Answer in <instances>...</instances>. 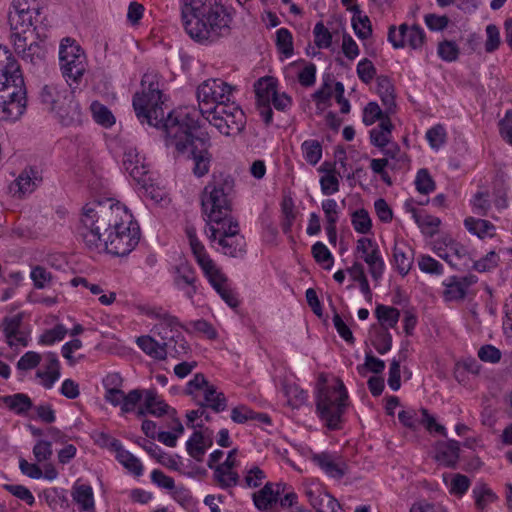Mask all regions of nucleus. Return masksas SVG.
I'll list each match as a JSON object with an SVG mask.
<instances>
[{
    "label": "nucleus",
    "mask_w": 512,
    "mask_h": 512,
    "mask_svg": "<svg viewBox=\"0 0 512 512\" xmlns=\"http://www.w3.org/2000/svg\"><path fill=\"white\" fill-rule=\"evenodd\" d=\"M162 98L157 73L144 74L141 91L136 93L133 100L138 119L141 123L163 128L166 133V145L192 160V171L196 177L205 176L210 170L212 155L209 151L208 138L192 115L195 113L190 108L183 107L164 118Z\"/></svg>",
    "instance_id": "f257e3e1"
},
{
    "label": "nucleus",
    "mask_w": 512,
    "mask_h": 512,
    "mask_svg": "<svg viewBox=\"0 0 512 512\" xmlns=\"http://www.w3.org/2000/svg\"><path fill=\"white\" fill-rule=\"evenodd\" d=\"M126 213V206L113 199L87 203L77 227L78 238L91 252H100L104 245L109 254L127 256L128 227L123 226Z\"/></svg>",
    "instance_id": "f03ea898"
},
{
    "label": "nucleus",
    "mask_w": 512,
    "mask_h": 512,
    "mask_svg": "<svg viewBox=\"0 0 512 512\" xmlns=\"http://www.w3.org/2000/svg\"><path fill=\"white\" fill-rule=\"evenodd\" d=\"M234 92V86L219 78L203 81L196 90L202 116L225 136L239 133L245 125L244 112L232 101Z\"/></svg>",
    "instance_id": "7ed1b4c3"
},
{
    "label": "nucleus",
    "mask_w": 512,
    "mask_h": 512,
    "mask_svg": "<svg viewBox=\"0 0 512 512\" xmlns=\"http://www.w3.org/2000/svg\"><path fill=\"white\" fill-rule=\"evenodd\" d=\"M202 206L208 218L209 238L213 245L230 256L243 252L244 239L239 234L238 223L230 215V202L223 188L206 186Z\"/></svg>",
    "instance_id": "20e7f679"
},
{
    "label": "nucleus",
    "mask_w": 512,
    "mask_h": 512,
    "mask_svg": "<svg viewBox=\"0 0 512 512\" xmlns=\"http://www.w3.org/2000/svg\"><path fill=\"white\" fill-rule=\"evenodd\" d=\"M181 11L185 30L198 41L228 33L233 18L228 0H182Z\"/></svg>",
    "instance_id": "39448f33"
},
{
    "label": "nucleus",
    "mask_w": 512,
    "mask_h": 512,
    "mask_svg": "<svg viewBox=\"0 0 512 512\" xmlns=\"http://www.w3.org/2000/svg\"><path fill=\"white\" fill-rule=\"evenodd\" d=\"M26 88L20 66L11 51L0 45V109L5 118L16 120L26 109Z\"/></svg>",
    "instance_id": "423d86ee"
},
{
    "label": "nucleus",
    "mask_w": 512,
    "mask_h": 512,
    "mask_svg": "<svg viewBox=\"0 0 512 512\" xmlns=\"http://www.w3.org/2000/svg\"><path fill=\"white\" fill-rule=\"evenodd\" d=\"M11 30V41L18 38L30 39L35 34L37 38H47L46 32L50 23L42 15L38 5L31 6L28 0H13L8 14Z\"/></svg>",
    "instance_id": "0eeeda50"
},
{
    "label": "nucleus",
    "mask_w": 512,
    "mask_h": 512,
    "mask_svg": "<svg viewBox=\"0 0 512 512\" xmlns=\"http://www.w3.org/2000/svg\"><path fill=\"white\" fill-rule=\"evenodd\" d=\"M75 90L57 84L44 85L39 93L41 104L53 113L64 126H72L81 122L82 112L75 100Z\"/></svg>",
    "instance_id": "6e6552de"
},
{
    "label": "nucleus",
    "mask_w": 512,
    "mask_h": 512,
    "mask_svg": "<svg viewBox=\"0 0 512 512\" xmlns=\"http://www.w3.org/2000/svg\"><path fill=\"white\" fill-rule=\"evenodd\" d=\"M187 237L191 252L205 278L229 307H236L238 300L230 288L225 273L207 254L204 245L197 239L193 229L187 230Z\"/></svg>",
    "instance_id": "1a4fd4ad"
},
{
    "label": "nucleus",
    "mask_w": 512,
    "mask_h": 512,
    "mask_svg": "<svg viewBox=\"0 0 512 512\" xmlns=\"http://www.w3.org/2000/svg\"><path fill=\"white\" fill-rule=\"evenodd\" d=\"M347 405L348 394L343 382L337 377H331L317 396V413L320 420L329 429H338Z\"/></svg>",
    "instance_id": "9d476101"
},
{
    "label": "nucleus",
    "mask_w": 512,
    "mask_h": 512,
    "mask_svg": "<svg viewBox=\"0 0 512 512\" xmlns=\"http://www.w3.org/2000/svg\"><path fill=\"white\" fill-rule=\"evenodd\" d=\"M184 394L195 403L206 406L217 413L225 411L228 407V400L223 391L202 373L195 374L186 383Z\"/></svg>",
    "instance_id": "9b49d317"
},
{
    "label": "nucleus",
    "mask_w": 512,
    "mask_h": 512,
    "mask_svg": "<svg viewBox=\"0 0 512 512\" xmlns=\"http://www.w3.org/2000/svg\"><path fill=\"white\" fill-rule=\"evenodd\" d=\"M255 94L260 115L265 123H270L273 112L271 105L277 110H286L291 105V98L285 92L278 91V80L272 76L260 78L255 83Z\"/></svg>",
    "instance_id": "f8f14e48"
},
{
    "label": "nucleus",
    "mask_w": 512,
    "mask_h": 512,
    "mask_svg": "<svg viewBox=\"0 0 512 512\" xmlns=\"http://www.w3.org/2000/svg\"><path fill=\"white\" fill-rule=\"evenodd\" d=\"M59 61L63 77L69 86L78 83L86 71V57L79 45L71 38L61 41Z\"/></svg>",
    "instance_id": "ddd939ff"
},
{
    "label": "nucleus",
    "mask_w": 512,
    "mask_h": 512,
    "mask_svg": "<svg viewBox=\"0 0 512 512\" xmlns=\"http://www.w3.org/2000/svg\"><path fill=\"white\" fill-rule=\"evenodd\" d=\"M130 176L137 182L138 193L144 200L160 203L165 199L166 190L150 172L144 157L136 155L135 166L130 171Z\"/></svg>",
    "instance_id": "4468645a"
},
{
    "label": "nucleus",
    "mask_w": 512,
    "mask_h": 512,
    "mask_svg": "<svg viewBox=\"0 0 512 512\" xmlns=\"http://www.w3.org/2000/svg\"><path fill=\"white\" fill-rule=\"evenodd\" d=\"M224 458V452L221 450H214L208 459V466L214 471L216 481L222 487H230L237 483L238 474L235 471L237 466V450H231Z\"/></svg>",
    "instance_id": "2eb2a0df"
},
{
    "label": "nucleus",
    "mask_w": 512,
    "mask_h": 512,
    "mask_svg": "<svg viewBox=\"0 0 512 512\" xmlns=\"http://www.w3.org/2000/svg\"><path fill=\"white\" fill-rule=\"evenodd\" d=\"M137 405L139 414L149 413L156 417L167 415L169 418L177 415L176 410L154 391H130V406L135 409Z\"/></svg>",
    "instance_id": "dca6fc26"
},
{
    "label": "nucleus",
    "mask_w": 512,
    "mask_h": 512,
    "mask_svg": "<svg viewBox=\"0 0 512 512\" xmlns=\"http://www.w3.org/2000/svg\"><path fill=\"white\" fill-rule=\"evenodd\" d=\"M388 41L395 49L410 48L418 51L423 48L426 35L420 26L403 23L389 28Z\"/></svg>",
    "instance_id": "f3484780"
},
{
    "label": "nucleus",
    "mask_w": 512,
    "mask_h": 512,
    "mask_svg": "<svg viewBox=\"0 0 512 512\" xmlns=\"http://www.w3.org/2000/svg\"><path fill=\"white\" fill-rule=\"evenodd\" d=\"M355 255L368 266L371 276L378 280L385 272V262L378 243L373 237L362 236L356 241Z\"/></svg>",
    "instance_id": "a211bd4d"
},
{
    "label": "nucleus",
    "mask_w": 512,
    "mask_h": 512,
    "mask_svg": "<svg viewBox=\"0 0 512 512\" xmlns=\"http://www.w3.org/2000/svg\"><path fill=\"white\" fill-rule=\"evenodd\" d=\"M302 487L309 502L318 512H338L340 510L338 501L324 490L318 480L307 478L303 481Z\"/></svg>",
    "instance_id": "6ab92c4d"
},
{
    "label": "nucleus",
    "mask_w": 512,
    "mask_h": 512,
    "mask_svg": "<svg viewBox=\"0 0 512 512\" xmlns=\"http://www.w3.org/2000/svg\"><path fill=\"white\" fill-rule=\"evenodd\" d=\"M433 251L456 269H465L470 265L471 257L467 247L452 239L445 238L442 242L436 243Z\"/></svg>",
    "instance_id": "aec40b11"
},
{
    "label": "nucleus",
    "mask_w": 512,
    "mask_h": 512,
    "mask_svg": "<svg viewBox=\"0 0 512 512\" xmlns=\"http://www.w3.org/2000/svg\"><path fill=\"white\" fill-rule=\"evenodd\" d=\"M39 41H34L28 44L29 39H21L13 41V46L16 54L26 63L34 67H41L45 64L47 56L46 38H37Z\"/></svg>",
    "instance_id": "412c9836"
},
{
    "label": "nucleus",
    "mask_w": 512,
    "mask_h": 512,
    "mask_svg": "<svg viewBox=\"0 0 512 512\" xmlns=\"http://www.w3.org/2000/svg\"><path fill=\"white\" fill-rule=\"evenodd\" d=\"M274 383L277 388L278 399L282 404L297 408L305 403L307 396L296 385L291 374H285L283 378L275 376Z\"/></svg>",
    "instance_id": "4be33fe9"
},
{
    "label": "nucleus",
    "mask_w": 512,
    "mask_h": 512,
    "mask_svg": "<svg viewBox=\"0 0 512 512\" xmlns=\"http://www.w3.org/2000/svg\"><path fill=\"white\" fill-rule=\"evenodd\" d=\"M137 311L140 315L147 316L150 320L147 323V326H152V330H154L162 339H167L169 337L168 330L172 331L178 325L176 319L169 316L161 308L138 306Z\"/></svg>",
    "instance_id": "5701e85b"
},
{
    "label": "nucleus",
    "mask_w": 512,
    "mask_h": 512,
    "mask_svg": "<svg viewBox=\"0 0 512 512\" xmlns=\"http://www.w3.org/2000/svg\"><path fill=\"white\" fill-rule=\"evenodd\" d=\"M283 74L288 82L298 81L303 86H311L316 79V67L305 60H296L283 67Z\"/></svg>",
    "instance_id": "b1692460"
},
{
    "label": "nucleus",
    "mask_w": 512,
    "mask_h": 512,
    "mask_svg": "<svg viewBox=\"0 0 512 512\" xmlns=\"http://www.w3.org/2000/svg\"><path fill=\"white\" fill-rule=\"evenodd\" d=\"M41 182V172L36 167H27L14 180L10 189L13 191L14 196L24 198L34 192Z\"/></svg>",
    "instance_id": "393cba45"
},
{
    "label": "nucleus",
    "mask_w": 512,
    "mask_h": 512,
    "mask_svg": "<svg viewBox=\"0 0 512 512\" xmlns=\"http://www.w3.org/2000/svg\"><path fill=\"white\" fill-rule=\"evenodd\" d=\"M282 491L281 484L267 483L262 489L253 494L255 507L262 512H274Z\"/></svg>",
    "instance_id": "a878e982"
},
{
    "label": "nucleus",
    "mask_w": 512,
    "mask_h": 512,
    "mask_svg": "<svg viewBox=\"0 0 512 512\" xmlns=\"http://www.w3.org/2000/svg\"><path fill=\"white\" fill-rule=\"evenodd\" d=\"M22 320V313L6 316L2 320L1 327L6 337V342L10 347L15 345L26 347L28 345V335L21 331Z\"/></svg>",
    "instance_id": "bb28decb"
},
{
    "label": "nucleus",
    "mask_w": 512,
    "mask_h": 512,
    "mask_svg": "<svg viewBox=\"0 0 512 512\" xmlns=\"http://www.w3.org/2000/svg\"><path fill=\"white\" fill-rule=\"evenodd\" d=\"M173 274L176 285L183 290H186L188 297H192L196 291L195 288V272L188 261L179 256L173 266Z\"/></svg>",
    "instance_id": "cd10ccee"
},
{
    "label": "nucleus",
    "mask_w": 512,
    "mask_h": 512,
    "mask_svg": "<svg viewBox=\"0 0 512 512\" xmlns=\"http://www.w3.org/2000/svg\"><path fill=\"white\" fill-rule=\"evenodd\" d=\"M212 444V433L208 429H204L194 431L187 439L185 447L189 456L200 461Z\"/></svg>",
    "instance_id": "c85d7f7f"
},
{
    "label": "nucleus",
    "mask_w": 512,
    "mask_h": 512,
    "mask_svg": "<svg viewBox=\"0 0 512 512\" xmlns=\"http://www.w3.org/2000/svg\"><path fill=\"white\" fill-rule=\"evenodd\" d=\"M313 460L330 478L339 480L346 472V464L338 455L321 453L315 455Z\"/></svg>",
    "instance_id": "c756f323"
},
{
    "label": "nucleus",
    "mask_w": 512,
    "mask_h": 512,
    "mask_svg": "<svg viewBox=\"0 0 512 512\" xmlns=\"http://www.w3.org/2000/svg\"><path fill=\"white\" fill-rule=\"evenodd\" d=\"M168 430H159L157 440L168 447H175L178 440L184 435V426L177 415L169 418Z\"/></svg>",
    "instance_id": "7c9ffc66"
},
{
    "label": "nucleus",
    "mask_w": 512,
    "mask_h": 512,
    "mask_svg": "<svg viewBox=\"0 0 512 512\" xmlns=\"http://www.w3.org/2000/svg\"><path fill=\"white\" fill-rule=\"evenodd\" d=\"M413 263L411 248L405 243L396 242L393 249V265L401 275L410 271Z\"/></svg>",
    "instance_id": "2f4dec72"
},
{
    "label": "nucleus",
    "mask_w": 512,
    "mask_h": 512,
    "mask_svg": "<svg viewBox=\"0 0 512 512\" xmlns=\"http://www.w3.org/2000/svg\"><path fill=\"white\" fill-rule=\"evenodd\" d=\"M0 406L6 407L18 415L26 414L33 406L30 397L24 393L0 396Z\"/></svg>",
    "instance_id": "473e14b6"
},
{
    "label": "nucleus",
    "mask_w": 512,
    "mask_h": 512,
    "mask_svg": "<svg viewBox=\"0 0 512 512\" xmlns=\"http://www.w3.org/2000/svg\"><path fill=\"white\" fill-rule=\"evenodd\" d=\"M459 457V444L457 441L449 440L440 443L436 447L435 458L445 466H452Z\"/></svg>",
    "instance_id": "72a5a7b5"
},
{
    "label": "nucleus",
    "mask_w": 512,
    "mask_h": 512,
    "mask_svg": "<svg viewBox=\"0 0 512 512\" xmlns=\"http://www.w3.org/2000/svg\"><path fill=\"white\" fill-rule=\"evenodd\" d=\"M466 229L479 239L493 238L496 234L495 226L487 220L468 217L465 219Z\"/></svg>",
    "instance_id": "f704fd0d"
},
{
    "label": "nucleus",
    "mask_w": 512,
    "mask_h": 512,
    "mask_svg": "<svg viewBox=\"0 0 512 512\" xmlns=\"http://www.w3.org/2000/svg\"><path fill=\"white\" fill-rule=\"evenodd\" d=\"M443 482L449 493L457 498H462L470 487V480L461 474H444Z\"/></svg>",
    "instance_id": "c9c22d12"
},
{
    "label": "nucleus",
    "mask_w": 512,
    "mask_h": 512,
    "mask_svg": "<svg viewBox=\"0 0 512 512\" xmlns=\"http://www.w3.org/2000/svg\"><path fill=\"white\" fill-rule=\"evenodd\" d=\"M275 43L279 54V59L284 61L294 54V44L292 33L286 28H280L275 33Z\"/></svg>",
    "instance_id": "e433bc0d"
},
{
    "label": "nucleus",
    "mask_w": 512,
    "mask_h": 512,
    "mask_svg": "<svg viewBox=\"0 0 512 512\" xmlns=\"http://www.w3.org/2000/svg\"><path fill=\"white\" fill-rule=\"evenodd\" d=\"M393 124L390 118H384L377 127L370 131L371 143L377 147H385L391 139Z\"/></svg>",
    "instance_id": "4c0bfd02"
},
{
    "label": "nucleus",
    "mask_w": 512,
    "mask_h": 512,
    "mask_svg": "<svg viewBox=\"0 0 512 512\" xmlns=\"http://www.w3.org/2000/svg\"><path fill=\"white\" fill-rule=\"evenodd\" d=\"M351 225L354 231L363 236H367L372 231V219L369 212L364 208H359L350 213Z\"/></svg>",
    "instance_id": "58836bf2"
},
{
    "label": "nucleus",
    "mask_w": 512,
    "mask_h": 512,
    "mask_svg": "<svg viewBox=\"0 0 512 512\" xmlns=\"http://www.w3.org/2000/svg\"><path fill=\"white\" fill-rule=\"evenodd\" d=\"M351 25L355 35L360 40L368 39L372 34V27L369 17L361 10L352 13Z\"/></svg>",
    "instance_id": "ea45409f"
},
{
    "label": "nucleus",
    "mask_w": 512,
    "mask_h": 512,
    "mask_svg": "<svg viewBox=\"0 0 512 512\" xmlns=\"http://www.w3.org/2000/svg\"><path fill=\"white\" fill-rule=\"evenodd\" d=\"M72 498L80 506L81 510L89 511L94 509V497L91 486L75 484L72 491Z\"/></svg>",
    "instance_id": "a19ab883"
},
{
    "label": "nucleus",
    "mask_w": 512,
    "mask_h": 512,
    "mask_svg": "<svg viewBox=\"0 0 512 512\" xmlns=\"http://www.w3.org/2000/svg\"><path fill=\"white\" fill-rule=\"evenodd\" d=\"M136 343L138 347L151 358L164 359L166 356L165 345L158 343L150 336H141L137 338Z\"/></svg>",
    "instance_id": "79ce46f5"
},
{
    "label": "nucleus",
    "mask_w": 512,
    "mask_h": 512,
    "mask_svg": "<svg viewBox=\"0 0 512 512\" xmlns=\"http://www.w3.org/2000/svg\"><path fill=\"white\" fill-rule=\"evenodd\" d=\"M476 507L485 510L497 500L496 494L486 484H477L472 491Z\"/></svg>",
    "instance_id": "37998d69"
},
{
    "label": "nucleus",
    "mask_w": 512,
    "mask_h": 512,
    "mask_svg": "<svg viewBox=\"0 0 512 512\" xmlns=\"http://www.w3.org/2000/svg\"><path fill=\"white\" fill-rule=\"evenodd\" d=\"M170 496L187 512H198L197 500L185 487L177 486L175 489H173Z\"/></svg>",
    "instance_id": "c03bdc74"
},
{
    "label": "nucleus",
    "mask_w": 512,
    "mask_h": 512,
    "mask_svg": "<svg viewBox=\"0 0 512 512\" xmlns=\"http://www.w3.org/2000/svg\"><path fill=\"white\" fill-rule=\"evenodd\" d=\"M443 286L445 288L443 293L445 301H459L466 295L465 284L454 277L446 279Z\"/></svg>",
    "instance_id": "a18cd8bd"
},
{
    "label": "nucleus",
    "mask_w": 512,
    "mask_h": 512,
    "mask_svg": "<svg viewBox=\"0 0 512 512\" xmlns=\"http://www.w3.org/2000/svg\"><path fill=\"white\" fill-rule=\"evenodd\" d=\"M375 314L381 326L386 330L395 327L400 316L398 309L387 305H378Z\"/></svg>",
    "instance_id": "49530a36"
},
{
    "label": "nucleus",
    "mask_w": 512,
    "mask_h": 512,
    "mask_svg": "<svg viewBox=\"0 0 512 512\" xmlns=\"http://www.w3.org/2000/svg\"><path fill=\"white\" fill-rule=\"evenodd\" d=\"M312 255L315 261L325 270H331L334 265V256L323 242H316L312 246Z\"/></svg>",
    "instance_id": "de8ad7c7"
},
{
    "label": "nucleus",
    "mask_w": 512,
    "mask_h": 512,
    "mask_svg": "<svg viewBox=\"0 0 512 512\" xmlns=\"http://www.w3.org/2000/svg\"><path fill=\"white\" fill-rule=\"evenodd\" d=\"M389 118L381 107L375 101L368 102L362 109V122L366 126H371L376 122H381L382 119Z\"/></svg>",
    "instance_id": "09e8293b"
},
{
    "label": "nucleus",
    "mask_w": 512,
    "mask_h": 512,
    "mask_svg": "<svg viewBox=\"0 0 512 512\" xmlns=\"http://www.w3.org/2000/svg\"><path fill=\"white\" fill-rule=\"evenodd\" d=\"M149 452L157 462L169 469L178 470L181 466L180 458L177 455L167 453L157 445H152Z\"/></svg>",
    "instance_id": "8fccbe9b"
},
{
    "label": "nucleus",
    "mask_w": 512,
    "mask_h": 512,
    "mask_svg": "<svg viewBox=\"0 0 512 512\" xmlns=\"http://www.w3.org/2000/svg\"><path fill=\"white\" fill-rule=\"evenodd\" d=\"M320 187L322 194L326 196L336 194L339 191V174L334 170L323 171Z\"/></svg>",
    "instance_id": "3c124183"
},
{
    "label": "nucleus",
    "mask_w": 512,
    "mask_h": 512,
    "mask_svg": "<svg viewBox=\"0 0 512 512\" xmlns=\"http://www.w3.org/2000/svg\"><path fill=\"white\" fill-rule=\"evenodd\" d=\"M321 209L324 214L325 225H337L340 219L341 209L336 200L332 198L322 200Z\"/></svg>",
    "instance_id": "603ef678"
},
{
    "label": "nucleus",
    "mask_w": 512,
    "mask_h": 512,
    "mask_svg": "<svg viewBox=\"0 0 512 512\" xmlns=\"http://www.w3.org/2000/svg\"><path fill=\"white\" fill-rule=\"evenodd\" d=\"M303 158L311 165H316L322 157V147L316 140H306L301 145Z\"/></svg>",
    "instance_id": "864d4df0"
},
{
    "label": "nucleus",
    "mask_w": 512,
    "mask_h": 512,
    "mask_svg": "<svg viewBox=\"0 0 512 512\" xmlns=\"http://www.w3.org/2000/svg\"><path fill=\"white\" fill-rule=\"evenodd\" d=\"M91 112L95 122L104 127H110L115 122V118L111 111L106 106L97 101L91 104Z\"/></svg>",
    "instance_id": "5fc2aeb1"
},
{
    "label": "nucleus",
    "mask_w": 512,
    "mask_h": 512,
    "mask_svg": "<svg viewBox=\"0 0 512 512\" xmlns=\"http://www.w3.org/2000/svg\"><path fill=\"white\" fill-rule=\"evenodd\" d=\"M385 368L383 360L374 357L373 355L366 354L365 361L362 365L357 367L358 373L361 376H367L368 373L380 374Z\"/></svg>",
    "instance_id": "6e6d98bb"
},
{
    "label": "nucleus",
    "mask_w": 512,
    "mask_h": 512,
    "mask_svg": "<svg viewBox=\"0 0 512 512\" xmlns=\"http://www.w3.org/2000/svg\"><path fill=\"white\" fill-rule=\"evenodd\" d=\"M413 218L419 228L425 234H433L440 224L439 218L422 212H413Z\"/></svg>",
    "instance_id": "4d7b16f0"
},
{
    "label": "nucleus",
    "mask_w": 512,
    "mask_h": 512,
    "mask_svg": "<svg viewBox=\"0 0 512 512\" xmlns=\"http://www.w3.org/2000/svg\"><path fill=\"white\" fill-rule=\"evenodd\" d=\"M446 136V130L442 125H435L426 132L429 146L435 151H438L445 144Z\"/></svg>",
    "instance_id": "13d9d810"
},
{
    "label": "nucleus",
    "mask_w": 512,
    "mask_h": 512,
    "mask_svg": "<svg viewBox=\"0 0 512 512\" xmlns=\"http://www.w3.org/2000/svg\"><path fill=\"white\" fill-rule=\"evenodd\" d=\"M314 43L320 49H328L332 45V34L329 29L319 22L313 29Z\"/></svg>",
    "instance_id": "bf43d9fd"
},
{
    "label": "nucleus",
    "mask_w": 512,
    "mask_h": 512,
    "mask_svg": "<svg viewBox=\"0 0 512 512\" xmlns=\"http://www.w3.org/2000/svg\"><path fill=\"white\" fill-rule=\"evenodd\" d=\"M358 78L365 84L371 83L376 76V68L368 58H362L356 67Z\"/></svg>",
    "instance_id": "052dcab7"
},
{
    "label": "nucleus",
    "mask_w": 512,
    "mask_h": 512,
    "mask_svg": "<svg viewBox=\"0 0 512 512\" xmlns=\"http://www.w3.org/2000/svg\"><path fill=\"white\" fill-rule=\"evenodd\" d=\"M421 272L430 275H442L443 266L429 255H420L417 260Z\"/></svg>",
    "instance_id": "680f3d73"
},
{
    "label": "nucleus",
    "mask_w": 512,
    "mask_h": 512,
    "mask_svg": "<svg viewBox=\"0 0 512 512\" xmlns=\"http://www.w3.org/2000/svg\"><path fill=\"white\" fill-rule=\"evenodd\" d=\"M67 334L66 328L62 324H57L52 329L46 330L39 338V344L52 345L61 341Z\"/></svg>",
    "instance_id": "e2e57ef3"
},
{
    "label": "nucleus",
    "mask_w": 512,
    "mask_h": 512,
    "mask_svg": "<svg viewBox=\"0 0 512 512\" xmlns=\"http://www.w3.org/2000/svg\"><path fill=\"white\" fill-rule=\"evenodd\" d=\"M416 189L422 194H429L435 189V183L426 169L418 171L415 178Z\"/></svg>",
    "instance_id": "0e129e2a"
},
{
    "label": "nucleus",
    "mask_w": 512,
    "mask_h": 512,
    "mask_svg": "<svg viewBox=\"0 0 512 512\" xmlns=\"http://www.w3.org/2000/svg\"><path fill=\"white\" fill-rule=\"evenodd\" d=\"M486 40L485 50L486 52H493L497 50L501 44V35L499 28L494 24H489L485 29Z\"/></svg>",
    "instance_id": "69168bd1"
},
{
    "label": "nucleus",
    "mask_w": 512,
    "mask_h": 512,
    "mask_svg": "<svg viewBox=\"0 0 512 512\" xmlns=\"http://www.w3.org/2000/svg\"><path fill=\"white\" fill-rule=\"evenodd\" d=\"M499 263V255L495 251L488 252L482 258L473 262V268L478 272H486L495 268Z\"/></svg>",
    "instance_id": "338daca9"
},
{
    "label": "nucleus",
    "mask_w": 512,
    "mask_h": 512,
    "mask_svg": "<svg viewBox=\"0 0 512 512\" xmlns=\"http://www.w3.org/2000/svg\"><path fill=\"white\" fill-rule=\"evenodd\" d=\"M3 488L30 506L35 503L33 494L23 485L5 484Z\"/></svg>",
    "instance_id": "774afa93"
}]
</instances>
